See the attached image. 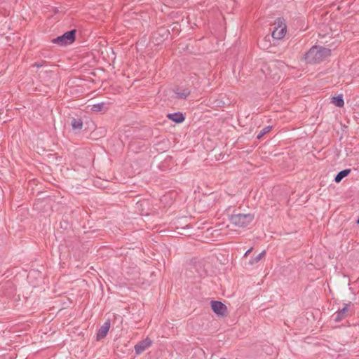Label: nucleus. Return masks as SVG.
Wrapping results in <instances>:
<instances>
[{
  "instance_id": "nucleus-1",
  "label": "nucleus",
  "mask_w": 359,
  "mask_h": 359,
  "mask_svg": "<svg viewBox=\"0 0 359 359\" xmlns=\"http://www.w3.org/2000/svg\"><path fill=\"white\" fill-rule=\"evenodd\" d=\"M331 49L319 46H312L304 55V60L308 64H318L331 55Z\"/></svg>"
},
{
  "instance_id": "nucleus-2",
  "label": "nucleus",
  "mask_w": 359,
  "mask_h": 359,
  "mask_svg": "<svg viewBox=\"0 0 359 359\" xmlns=\"http://www.w3.org/2000/svg\"><path fill=\"white\" fill-rule=\"evenodd\" d=\"M76 29H71L52 40V42L59 46H66L73 43L76 40Z\"/></svg>"
},
{
  "instance_id": "nucleus-3",
  "label": "nucleus",
  "mask_w": 359,
  "mask_h": 359,
  "mask_svg": "<svg viewBox=\"0 0 359 359\" xmlns=\"http://www.w3.org/2000/svg\"><path fill=\"white\" fill-rule=\"evenodd\" d=\"M253 219L254 215L252 214H235L231 216L230 221L232 224L243 228L250 224Z\"/></svg>"
},
{
  "instance_id": "nucleus-4",
  "label": "nucleus",
  "mask_w": 359,
  "mask_h": 359,
  "mask_svg": "<svg viewBox=\"0 0 359 359\" xmlns=\"http://www.w3.org/2000/svg\"><path fill=\"white\" fill-rule=\"evenodd\" d=\"M275 27L272 32V37L274 39H282L287 32V26L283 18H278L274 23Z\"/></svg>"
},
{
  "instance_id": "nucleus-5",
  "label": "nucleus",
  "mask_w": 359,
  "mask_h": 359,
  "mask_svg": "<svg viewBox=\"0 0 359 359\" xmlns=\"http://www.w3.org/2000/svg\"><path fill=\"white\" fill-rule=\"evenodd\" d=\"M211 308L214 313L218 316H226L227 313L226 306L219 301L212 300L210 302Z\"/></svg>"
},
{
  "instance_id": "nucleus-6",
  "label": "nucleus",
  "mask_w": 359,
  "mask_h": 359,
  "mask_svg": "<svg viewBox=\"0 0 359 359\" xmlns=\"http://www.w3.org/2000/svg\"><path fill=\"white\" fill-rule=\"evenodd\" d=\"M152 344V341L147 337L144 340L140 341L135 346V351L137 355L141 354L145 350L149 348Z\"/></svg>"
},
{
  "instance_id": "nucleus-7",
  "label": "nucleus",
  "mask_w": 359,
  "mask_h": 359,
  "mask_svg": "<svg viewBox=\"0 0 359 359\" xmlns=\"http://www.w3.org/2000/svg\"><path fill=\"white\" fill-rule=\"evenodd\" d=\"M350 305L351 303L344 304L342 309H339L337 312L333 314L332 317L335 322H340L348 316Z\"/></svg>"
},
{
  "instance_id": "nucleus-8",
  "label": "nucleus",
  "mask_w": 359,
  "mask_h": 359,
  "mask_svg": "<svg viewBox=\"0 0 359 359\" xmlns=\"http://www.w3.org/2000/svg\"><path fill=\"white\" fill-rule=\"evenodd\" d=\"M110 326L111 323L109 320L104 322L97 333V339L100 340L103 339L108 333Z\"/></svg>"
},
{
  "instance_id": "nucleus-9",
  "label": "nucleus",
  "mask_w": 359,
  "mask_h": 359,
  "mask_svg": "<svg viewBox=\"0 0 359 359\" xmlns=\"http://www.w3.org/2000/svg\"><path fill=\"white\" fill-rule=\"evenodd\" d=\"M174 93L176 94L177 98L186 99L190 95L191 92L189 88L178 87L174 90Z\"/></svg>"
},
{
  "instance_id": "nucleus-10",
  "label": "nucleus",
  "mask_w": 359,
  "mask_h": 359,
  "mask_svg": "<svg viewBox=\"0 0 359 359\" xmlns=\"http://www.w3.org/2000/svg\"><path fill=\"white\" fill-rule=\"evenodd\" d=\"M167 117L170 120H171L177 123H182L185 118L183 114L181 112H175V113H172V114H168L167 115Z\"/></svg>"
},
{
  "instance_id": "nucleus-11",
  "label": "nucleus",
  "mask_w": 359,
  "mask_h": 359,
  "mask_svg": "<svg viewBox=\"0 0 359 359\" xmlns=\"http://www.w3.org/2000/svg\"><path fill=\"white\" fill-rule=\"evenodd\" d=\"M266 255V252L264 250L262 252H260L257 256H256L254 258H252L249 260L248 263L245 264V266H247L248 265L252 266L257 263H258Z\"/></svg>"
},
{
  "instance_id": "nucleus-12",
  "label": "nucleus",
  "mask_w": 359,
  "mask_h": 359,
  "mask_svg": "<svg viewBox=\"0 0 359 359\" xmlns=\"http://www.w3.org/2000/svg\"><path fill=\"white\" fill-rule=\"evenodd\" d=\"M351 172V169H345L337 173L334 177V181L337 183L340 182L345 177Z\"/></svg>"
},
{
  "instance_id": "nucleus-13",
  "label": "nucleus",
  "mask_w": 359,
  "mask_h": 359,
  "mask_svg": "<svg viewBox=\"0 0 359 359\" xmlns=\"http://www.w3.org/2000/svg\"><path fill=\"white\" fill-rule=\"evenodd\" d=\"M72 126L74 130L80 131L83 128V121L80 118H73Z\"/></svg>"
},
{
  "instance_id": "nucleus-14",
  "label": "nucleus",
  "mask_w": 359,
  "mask_h": 359,
  "mask_svg": "<svg viewBox=\"0 0 359 359\" xmlns=\"http://www.w3.org/2000/svg\"><path fill=\"white\" fill-rule=\"evenodd\" d=\"M106 109L107 107L106 104L104 102L95 104L91 107V110L94 112H100Z\"/></svg>"
},
{
  "instance_id": "nucleus-15",
  "label": "nucleus",
  "mask_w": 359,
  "mask_h": 359,
  "mask_svg": "<svg viewBox=\"0 0 359 359\" xmlns=\"http://www.w3.org/2000/svg\"><path fill=\"white\" fill-rule=\"evenodd\" d=\"M332 102L338 107H342L344 104L343 96L341 95L333 97Z\"/></svg>"
},
{
  "instance_id": "nucleus-16",
  "label": "nucleus",
  "mask_w": 359,
  "mask_h": 359,
  "mask_svg": "<svg viewBox=\"0 0 359 359\" xmlns=\"http://www.w3.org/2000/svg\"><path fill=\"white\" fill-rule=\"evenodd\" d=\"M271 128L272 127L270 126L264 127L260 130L259 133L257 136V138L261 139L264 135L268 133L271 130Z\"/></svg>"
},
{
  "instance_id": "nucleus-17",
  "label": "nucleus",
  "mask_w": 359,
  "mask_h": 359,
  "mask_svg": "<svg viewBox=\"0 0 359 359\" xmlns=\"http://www.w3.org/2000/svg\"><path fill=\"white\" fill-rule=\"evenodd\" d=\"M43 66H52V65L49 62L46 61H42L41 62H36L32 65V67L39 68L42 67Z\"/></svg>"
},
{
  "instance_id": "nucleus-18",
  "label": "nucleus",
  "mask_w": 359,
  "mask_h": 359,
  "mask_svg": "<svg viewBox=\"0 0 359 359\" xmlns=\"http://www.w3.org/2000/svg\"><path fill=\"white\" fill-rule=\"evenodd\" d=\"M252 248H250L249 250H248L245 252V255H244V257L248 256V255L252 252Z\"/></svg>"
},
{
  "instance_id": "nucleus-19",
  "label": "nucleus",
  "mask_w": 359,
  "mask_h": 359,
  "mask_svg": "<svg viewBox=\"0 0 359 359\" xmlns=\"http://www.w3.org/2000/svg\"><path fill=\"white\" fill-rule=\"evenodd\" d=\"M357 223L359 224V217L357 219Z\"/></svg>"
},
{
  "instance_id": "nucleus-20",
  "label": "nucleus",
  "mask_w": 359,
  "mask_h": 359,
  "mask_svg": "<svg viewBox=\"0 0 359 359\" xmlns=\"http://www.w3.org/2000/svg\"><path fill=\"white\" fill-rule=\"evenodd\" d=\"M262 70H263V69H262ZM262 72H263V74H266V73L264 71H262Z\"/></svg>"
}]
</instances>
